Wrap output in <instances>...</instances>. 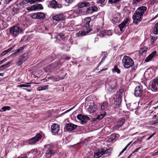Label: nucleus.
Returning a JSON list of instances; mask_svg holds the SVG:
<instances>
[{"label":"nucleus","instance_id":"44","mask_svg":"<svg viewBox=\"0 0 158 158\" xmlns=\"http://www.w3.org/2000/svg\"><path fill=\"white\" fill-rule=\"evenodd\" d=\"M58 36L60 37L62 40L64 39L65 38V36L64 34L62 33H59L58 35Z\"/></svg>","mask_w":158,"mask_h":158},{"label":"nucleus","instance_id":"9","mask_svg":"<svg viewBox=\"0 0 158 158\" xmlns=\"http://www.w3.org/2000/svg\"><path fill=\"white\" fill-rule=\"evenodd\" d=\"M143 94V88L141 85L137 86L135 90V95L136 97H140Z\"/></svg>","mask_w":158,"mask_h":158},{"label":"nucleus","instance_id":"15","mask_svg":"<svg viewBox=\"0 0 158 158\" xmlns=\"http://www.w3.org/2000/svg\"><path fill=\"white\" fill-rule=\"evenodd\" d=\"M50 6L52 8L54 9L60 8L62 7L61 5L60 4H58L55 0H52L50 2Z\"/></svg>","mask_w":158,"mask_h":158},{"label":"nucleus","instance_id":"52","mask_svg":"<svg viewBox=\"0 0 158 158\" xmlns=\"http://www.w3.org/2000/svg\"><path fill=\"white\" fill-rule=\"evenodd\" d=\"M152 102H150L148 104V106H145L144 107V109H147L148 107V106H150V105H151L152 104Z\"/></svg>","mask_w":158,"mask_h":158},{"label":"nucleus","instance_id":"25","mask_svg":"<svg viewBox=\"0 0 158 158\" xmlns=\"http://www.w3.org/2000/svg\"><path fill=\"white\" fill-rule=\"evenodd\" d=\"M153 29L152 33L155 35H157L158 34V22L155 24Z\"/></svg>","mask_w":158,"mask_h":158},{"label":"nucleus","instance_id":"39","mask_svg":"<svg viewBox=\"0 0 158 158\" xmlns=\"http://www.w3.org/2000/svg\"><path fill=\"white\" fill-rule=\"evenodd\" d=\"M131 143V142H130V143H128L126 146L123 148V149L120 152L119 154L118 155V156H119L120 155H121L124 152V151H125L127 149V148L130 145Z\"/></svg>","mask_w":158,"mask_h":158},{"label":"nucleus","instance_id":"27","mask_svg":"<svg viewBox=\"0 0 158 158\" xmlns=\"http://www.w3.org/2000/svg\"><path fill=\"white\" fill-rule=\"evenodd\" d=\"M24 47H21L17 50L15 51V52L12 55H14L17 54H18L19 53H21L23 52L24 49Z\"/></svg>","mask_w":158,"mask_h":158},{"label":"nucleus","instance_id":"36","mask_svg":"<svg viewBox=\"0 0 158 158\" xmlns=\"http://www.w3.org/2000/svg\"><path fill=\"white\" fill-rule=\"evenodd\" d=\"M106 112H104V114H101L100 115H98L97 116V117L96 118V119H101L106 114Z\"/></svg>","mask_w":158,"mask_h":158},{"label":"nucleus","instance_id":"58","mask_svg":"<svg viewBox=\"0 0 158 158\" xmlns=\"http://www.w3.org/2000/svg\"><path fill=\"white\" fill-rule=\"evenodd\" d=\"M156 134V133H153V134H152L150 136V137H151V138L155 134Z\"/></svg>","mask_w":158,"mask_h":158},{"label":"nucleus","instance_id":"10","mask_svg":"<svg viewBox=\"0 0 158 158\" xmlns=\"http://www.w3.org/2000/svg\"><path fill=\"white\" fill-rule=\"evenodd\" d=\"M45 17L44 14L42 12H37L33 14L32 16V18L34 19H43Z\"/></svg>","mask_w":158,"mask_h":158},{"label":"nucleus","instance_id":"60","mask_svg":"<svg viewBox=\"0 0 158 158\" xmlns=\"http://www.w3.org/2000/svg\"><path fill=\"white\" fill-rule=\"evenodd\" d=\"M148 70H152V71H154V70L153 69H148Z\"/></svg>","mask_w":158,"mask_h":158},{"label":"nucleus","instance_id":"7","mask_svg":"<svg viewBox=\"0 0 158 158\" xmlns=\"http://www.w3.org/2000/svg\"><path fill=\"white\" fill-rule=\"evenodd\" d=\"M77 118L81 121L82 124L86 123L87 121L89 120V118L87 116L79 114L77 116Z\"/></svg>","mask_w":158,"mask_h":158},{"label":"nucleus","instance_id":"42","mask_svg":"<svg viewBox=\"0 0 158 158\" xmlns=\"http://www.w3.org/2000/svg\"><path fill=\"white\" fill-rule=\"evenodd\" d=\"M115 86L114 85H111L109 86V89L111 91H113L115 88Z\"/></svg>","mask_w":158,"mask_h":158},{"label":"nucleus","instance_id":"23","mask_svg":"<svg viewBox=\"0 0 158 158\" xmlns=\"http://www.w3.org/2000/svg\"><path fill=\"white\" fill-rule=\"evenodd\" d=\"M114 104L117 105H120L121 102L120 98L118 96H116L114 98Z\"/></svg>","mask_w":158,"mask_h":158},{"label":"nucleus","instance_id":"22","mask_svg":"<svg viewBox=\"0 0 158 158\" xmlns=\"http://www.w3.org/2000/svg\"><path fill=\"white\" fill-rule=\"evenodd\" d=\"M156 51H154L152 53L150 54L145 59V61L146 62H148L151 60L154 57V55L156 54Z\"/></svg>","mask_w":158,"mask_h":158},{"label":"nucleus","instance_id":"26","mask_svg":"<svg viewBox=\"0 0 158 158\" xmlns=\"http://www.w3.org/2000/svg\"><path fill=\"white\" fill-rule=\"evenodd\" d=\"M29 3L31 4L34 3V0H23L20 4L21 5H23Z\"/></svg>","mask_w":158,"mask_h":158},{"label":"nucleus","instance_id":"14","mask_svg":"<svg viewBox=\"0 0 158 158\" xmlns=\"http://www.w3.org/2000/svg\"><path fill=\"white\" fill-rule=\"evenodd\" d=\"M97 106L94 103L91 104L87 109V111L90 113L93 114L97 110Z\"/></svg>","mask_w":158,"mask_h":158},{"label":"nucleus","instance_id":"5","mask_svg":"<svg viewBox=\"0 0 158 158\" xmlns=\"http://www.w3.org/2000/svg\"><path fill=\"white\" fill-rule=\"evenodd\" d=\"M47 151L45 155L48 158H49L51 157L55 152L54 149V147L52 145H48L46 146Z\"/></svg>","mask_w":158,"mask_h":158},{"label":"nucleus","instance_id":"48","mask_svg":"<svg viewBox=\"0 0 158 158\" xmlns=\"http://www.w3.org/2000/svg\"><path fill=\"white\" fill-rule=\"evenodd\" d=\"M105 0H98L97 2V3L98 4H102L103 3Z\"/></svg>","mask_w":158,"mask_h":158},{"label":"nucleus","instance_id":"45","mask_svg":"<svg viewBox=\"0 0 158 158\" xmlns=\"http://www.w3.org/2000/svg\"><path fill=\"white\" fill-rule=\"evenodd\" d=\"M19 10V9L18 7H14L12 9V11L15 13H17Z\"/></svg>","mask_w":158,"mask_h":158},{"label":"nucleus","instance_id":"8","mask_svg":"<svg viewBox=\"0 0 158 158\" xmlns=\"http://www.w3.org/2000/svg\"><path fill=\"white\" fill-rule=\"evenodd\" d=\"M41 135L40 134H38L36 135L35 137H33L29 139L28 143L32 145L38 141L41 138Z\"/></svg>","mask_w":158,"mask_h":158},{"label":"nucleus","instance_id":"49","mask_svg":"<svg viewBox=\"0 0 158 158\" xmlns=\"http://www.w3.org/2000/svg\"><path fill=\"white\" fill-rule=\"evenodd\" d=\"M81 10H74L73 11L74 13H76L77 14H79L81 13Z\"/></svg>","mask_w":158,"mask_h":158},{"label":"nucleus","instance_id":"17","mask_svg":"<svg viewBox=\"0 0 158 158\" xmlns=\"http://www.w3.org/2000/svg\"><path fill=\"white\" fill-rule=\"evenodd\" d=\"M90 5L89 3L87 1L80 2L77 4L76 7L78 8H81L84 7L89 6Z\"/></svg>","mask_w":158,"mask_h":158},{"label":"nucleus","instance_id":"31","mask_svg":"<svg viewBox=\"0 0 158 158\" xmlns=\"http://www.w3.org/2000/svg\"><path fill=\"white\" fill-rule=\"evenodd\" d=\"M118 27L120 28V30L121 31H123L126 27V25L124 23L122 22L120 24L118 25Z\"/></svg>","mask_w":158,"mask_h":158},{"label":"nucleus","instance_id":"56","mask_svg":"<svg viewBox=\"0 0 158 158\" xmlns=\"http://www.w3.org/2000/svg\"><path fill=\"white\" fill-rule=\"evenodd\" d=\"M140 147H139L138 148H137L135 150V151H134V152H138V150L140 149Z\"/></svg>","mask_w":158,"mask_h":158},{"label":"nucleus","instance_id":"61","mask_svg":"<svg viewBox=\"0 0 158 158\" xmlns=\"http://www.w3.org/2000/svg\"><path fill=\"white\" fill-rule=\"evenodd\" d=\"M158 152L157 151V152H156L155 154H154V156L158 154Z\"/></svg>","mask_w":158,"mask_h":158},{"label":"nucleus","instance_id":"34","mask_svg":"<svg viewBox=\"0 0 158 158\" xmlns=\"http://www.w3.org/2000/svg\"><path fill=\"white\" fill-rule=\"evenodd\" d=\"M13 47H11L8 49L7 50H6L4 52H2L1 53V55L2 56H3L6 55V54H7L9 52H10L11 50H12L13 49Z\"/></svg>","mask_w":158,"mask_h":158},{"label":"nucleus","instance_id":"46","mask_svg":"<svg viewBox=\"0 0 158 158\" xmlns=\"http://www.w3.org/2000/svg\"><path fill=\"white\" fill-rule=\"evenodd\" d=\"M23 62L22 60L20 58L19 60L17 62V64L18 66H20L22 64Z\"/></svg>","mask_w":158,"mask_h":158},{"label":"nucleus","instance_id":"29","mask_svg":"<svg viewBox=\"0 0 158 158\" xmlns=\"http://www.w3.org/2000/svg\"><path fill=\"white\" fill-rule=\"evenodd\" d=\"M147 48L146 47H142L140 48L139 53L141 55L145 54L147 52Z\"/></svg>","mask_w":158,"mask_h":158},{"label":"nucleus","instance_id":"35","mask_svg":"<svg viewBox=\"0 0 158 158\" xmlns=\"http://www.w3.org/2000/svg\"><path fill=\"white\" fill-rule=\"evenodd\" d=\"M112 71L114 72H116L118 74H119L120 73V70L118 69L117 65H115Z\"/></svg>","mask_w":158,"mask_h":158},{"label":"nucleus","instance_id":"28","mask_svg":"<svg viewBox=\"0 0 158 158\" xmlns=\"http://www.w3.org/2000/svg\"><path fill=\"white\" fill-rule=\"evenodd\" d=\"M28 58V54L27 53H24L22 56H20V58L23 62H24Z\"/></svg>","mask_w":158,"mask_h":158},{"label":"nucleus","instance_id":"6","mask_svg":"<svg viewBox=\"0 0 158 158\" xmlns=\"http://www.w3.org/2000/svg\"><path fill=\"white\" fill-rule=\"evenodd\" d=\"M151 86L153 91H158V77H156L152 81Z\"/></svg>","mask_w":158,"mask_h":158},{"label":"nucleus","instance_id":"24","mask_svg":"<svg viewBox=\"0 0 158 158\" xmlns=\"http://www.w3.org/2000/svg\"><path fill=\"white\" fill-rule=\"evenodd\" d=\"M108 103L106 102H104L102 104L101 109L102 110H106L108 109Z\"/></svg>","mask_w":158,"mask_h":158},{"label":"nucleus","instance_id":"37","mask_svg":"<svg viewBox=\"0 0 158 158\" xmlns=\"http://www.w3.org/2000/svg\"><path fill=\"white\" fill-rule=\"evenodd\" d=\"M30 83H25L26 84H20L18 86V87H29L31 86V85H29V84H30Z\"/></svg>","mask_w":158,"mask_h":158},{"label":"nucleus","instance_id":"11","mask_svg":"<svg viewBox=\"0 0 158 158\" xmlns=\"http://www.w3.org/2000/svg\"><path fill=\"white\" fill-rule=\"evenodd\" d=\"M77 127V125L70 123L66 124L65 128L67 131L70 132L74 130Z\"/></svg>","mask_w":158,"mask_h":158},{"label":"nucleus","instance_id":"33","mask_svg":"<svg viewBox=\"0 0 158 158\" xmlns=\"http://www.w3.org/2000/svg\"><path fill=\"white\" fill-rule=\"evenodd\" d=\"M48 85H46L43 86L39 87L37 89V90L39 91H40L41 90H45L48 89Z\"/></svg>","mask_w":158,"mask_h":158},{"label":"nucleus","instance_id":"54","mask_svg":"<svg viewBox=\"0 0 158 158\" xmlns=\"http://www.w3.org/2000/svg\"><path fill=\"white\" fill-rule=\"evenodd\" d=\"M18 158H27V156H19Z\"/></svg>","mask_w":158,"mask_h":158},{"label":"nucleus","instance_id":"2","mask_svg":"<svg viewBox=\"0 0 158 158\" xmlns=\"http://www.w3.org/2000/svg\"><path fill=\"white\" fill-rule=\"evenodd\" d=\"M91 21V18L89 17H87L85 19L84 21V25L83 26V28L84 31H79L78 33V36L85 35L86 33H88L90 31L89 30V23Z\"/></svg>","mask_w":158,"mask_h":158},{"label":"nucleus","instance_id":"1","mask_svg":"<svg viewBox=\"0 0 158 158\" xmlns=\"http://www.w3.org/2000/svg\"><path fill=\"white\" fill-rule=\"evenodd\" d=\"M147 9L146 6H143L140 7L137 9L132 16L134 23L137 24L142 20V17Z\"/></svg>","mask_w":158,"mask_h":158},{"label":"nucleus","instance_id":"59","mask_svg":"<svg viewBox=\"0 0 158 158\" xmlns=\"http://www.w3.org/2000/svg\"><path fill=\"white\" fill-rule=\"evenodd\" d=\"M34 3L35 2H40V1H41L42 0H34Z\"/></svg>","mask_w":158,"mask_h":158},{"label":"nucleus","instance_id":"51","mask_svg":"<svg viewBox=\"0 0 158 158\" xmlns=\"http://www.w3.org/2000/svg\"><path fill=\"white\" fill-rule=\"evenodd\" d=\"M155 107H153V106H148V110H152V109L153 108L155 109Z\"/></svg>","mask_w":158,"mask_h":158},{"label":"nucleus","instance_id":"38","mask_svg":"<svg viewBox=\"0 0 158 158\" xmlns=\"http://www.w3.org/2000/svg\"><path fill=\"white\" fill-rule=\"evenodd\" d=\"M151 42L152 44H153L154 42L157 39L158 37L155 36H151Z\"/></svg>","mask_w":158,"mask_h":158},{"label":"nucleus","instance_id":"4","mask_svg":"<svg viewBox=\"0 0 158 158\" xmlns=\"http://www.w3.org/2000/svg\"><path fill=\"white\" fill-rule=\"evenodd\" d=\"M10 34L13 37L17 36L20 33L23 32L22 28L20 27L15 26L12 27L10 29Z\"/></svg>","mask_w":158,"mask_h":158},{"label":"nucleus","instance_id":"40","mask_svg":"<svg viewBox=\"0 0 158 158\" xmlns=\"http://www.w3.org/2000/svg\"><path fill=\"white\" fill-rule=\"evenodd\" d=\"M112 21L114 23H118L119 22V18L117 17H114L112 19Z\"/></svg>","mask_w":158,"mask_h":158},{"label":"nucleus","instance_id":"13","mask_svg":"<svg viewBox=\"0 0 158 158\" xmlns=\"http://www.w3.org/2000/svg\"><path fill=\"white\" fill-rule=\"evenodd\" d=\"M51 130L53 135H55L59 131L60 127L56 123H54L51 127Z\"/></svg>","mask_w":158,"mask_h":158},{"label":"nucleus","instance_id":"64","mask_svg":"<svg viewBox=\"0 0 158 158\" xmlns=\"http://www.w3.org/2000/svg\"><path fill=\"white\" fill-rule=\"evenodd\" d=\"M157 108H158V105L155 107V110Z\"/></svg>","mask_w":158,"mask_h":158},{"label":"nucleus","instance_id":"21","mask_svg":"<svg viewBox=\"0 0 158 158\" xmlns=\"http://www.w3.org/2000/svg\"><path fill=\"white\" fill-rule=\"evenodd\" d=\"M98 8L96 6L89 7L87 9L86 13L88 14H91L94 12L97 11Z\"/></svg>","mask_w":158,"mask_h":158},{"label":"nucleus","instance_id":"16","mask_svg":"<svg viewBox=\"0 0 158 158\" xmlns=\"http://www.w3.org/2000/svg\"><path fill=\"white\" fill-rule=\"evenodd\" d=\"M52 19L56 21H60L64 19L65 17L63 14H60L53 16Z\"/></svg>","mask_w":158,"mask_h":158},{"label":"nucleus","instance_id":"18","mask_svg":"<svg viewBox=\"0 0 158 158\" xmlns=\"http://www.w3.org/2000/svg\"><path fill=\"white\" fill-rule=\"evenodd\" d=\"M125 119L124 118H121L118 119L115 127V128L117 129L122 126L124 123Z\"/></svg>","mask_w":158,"mask_h":158},{"label":"nucleus","instance_id":"12","mask_svg":"<svg viewBox=\"0 0 158 158\" xmlns=\"http://www.w3.org/2000/svg\"><path fill=\"white\" fill-rule=\"evenodd\" d=\"M43 8V6L40 4L34 5L30 7L27 8L28 10H35L37 9H42Z\"/></svg>","mask_w":158,"mask_h":158},{"label":"nucleus","instance_id":"62","mask_svg":"<svg viewBox=\"0 0 158 158\" xmlns=\"http://www.w3.org/2000/svg\"><path fill=\"white\" fill-rule=\"evenodd\" d=\"M106 69H102V70H101L99 72H102V71H104V70H106Z\"/></svg>","mask_w":158,"mask_h":158},{"label":"nucleus","instance_id":"32","mask_svg":"<svg viewBox=\"0 0 158 158\" xmlns=\"http://www.w3.org/2000/svg\"><path fill=\"white\" fill-rule=\"evenodd\" d=\"M111 151V149L110 148L106 150L103 149V155H106V156L109 155L110 154Z\"/></svg>","mask_w":158,"mask_h":158},{"label":"nucleus","instance_id":"20","mask_svg":"<svg viewBox=\"0 0 158 158\" xmlns=\"http://www.w3.org/2000/svg\"><path fill=\"white\" fill-rule=\"evenodd\" d=\"M103 149L102 148L98 149L97 151L96 152L94 153V158H99L101 157L103 155Z\"/></svg>","mask_w":158,"mask_h":158},{"label":"nucleus","instance_id":"63","mask_svg":"<svg viewBox=\"0 0 158 158\" xmlns=\"http://www.w3.org/2000/svg\"><path fill=\"white\" fill-rule=\"evenodd\" d=\"M151 138V137L149 136L148 138H147V140H149V139H150Z\"/></svg>","mask_w":158,"mask_h":158},{"label":"nucleus","instance_id":"43","mask_svg":"<svg viewBox=\"0 0 158 158\" xmlns=\"http://www.w3.org/2000/svg\"><path fill=\"white\" fill-rule=\"evenodd\" d=\"M10 107L9 106H5L2 107V109L3 110V111H5L6 110H9Z\"/></svg>","mask_w":158,"mask_h":158},{"label":"nucleus","instance_id":"57","mask_svg":"<svg viewBox=\"0 0 158 158\" xmlns=\"http://www.w3.org/2000/svg\"><path fill=\"white\" fill-rule=\"evenodd\" d=\"M9 56L6 57V58H5L3 60V61H4L5 62L9 58Z\"/></svg>","mask_w":158,"mask_h":158},{"label":"nucleus","instance_id":"55","mask_svg":"<svg viewBox=\"0 0 158 158\" xmlns=\"http://www.w3.org/2000/svg\"><path fill=\"white\" fill-rule=\"evenodd\" d=\"M158 17V14L156 15L155 17L151 19L150 21H152V20L155 19L156 18Z\"/></svg>","mask_w":158,"mask_h":158},{"label":"nucleus","instance_id":"47","mask_svg":"<svg viewBox=\"0 0 158 158\" xmlns=\"http://www.w3.org/2000/svg\"><path fill=\"white\" fill-rule=\"evenodd\" d=\"M129 21V18H127L125 20H124V21L122 22L123 23H124L125 25H126V24L128 23V22Z\"/></svg>","mask_w":158,"mask_h":158},{"label":"nucleus","instance_id":"19","mask_svg":"<svg viewBox=\"0 0 158 158\" xmlns=\"http://www.w3.org/2000/svg\"><path fill=\"white\" fill-rule=\"evenodd\" d=\"M112 33L110 30L102 31L100 32L99 35L101 37H103L106 35H111Z\"/></svg>","mask_w":158,"mask_h":158},{"label":"nucleus","instance_id":"50","mask_svg":"<svg viewBox=\"0 0 158 158\" xmlns=\"http://www.w3.org/2000/svg\"><path fill=\"white\" fill-rule=\"evenodd\" d=\"M64 1L67 3H71L73 2V0H64Z\"/></svg>","mask_w":158,"mask_h":158},{"label":"nucleus","instance_id":"3","mask_svg":"<svg viewBox=\"0 0 158 158\" xmlns=\"http://www.w3.org/2000/svg\"><path fill=\"white\" fill-rule=\"evenodd\" d=\"M122 62L123 67L126 69H128L130 68L134 64L133 60L129 56H123Z\"/></svg>","mask_w":158,"mask_h":158},{"label":"nucleus","instance_id":"30","mask_svg":"<svg viewBox=\"0 0 158 158\" xmlns=\"http://www.w3.org/2000/svg\"><path fill=\"white\" fill-rule=\"evenodd\" d=\"M10 62H9L5 64L2 65L0 66V70H2L8 68L10 65Z\"/></svg>","mask_w":158,"mask_h":158},{"label":"nucleus","instance_id":"41","mask_svg":"<svg viewBox=\"0 0 158 158\" xmlns=\"http://www.w3.org/2000/svg\"><path fill=\"white\" fill-rule=\"evenodd\" d=\"M121 0H109V2L111 4L115 3L118 2Z\"/></svg>","mask_w":158,"mask_h":158},{"label":"nucleus","instance_id":"53","mask_svg":"<svg viewBox=\"0 0 158 158\" xmlns=\"http://www.w3.org/2000/svg\"><path fill=\"white\" fill-rule=\"evenodd\" d=\"M106 56H104L103 58H102V60L101 61V62H102V63L105 60L106 58Z\"/></svg>","mask_w":158,"mask_h":158}]
</instances>
